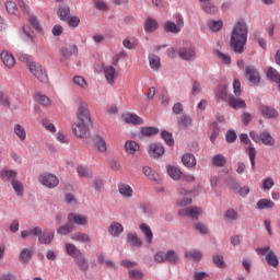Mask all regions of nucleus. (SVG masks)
I'll list each match as a JSON object with an SVG mask.
<instances>
[{
	"mask_svg": "<svg viewBox=\"0 0 280 280\" xmlns=\"http://www.w3.org/2000/svg\"><path fill=\"white\" fill-rule=\"evenodd\" d=\"M28 69L31 73L43 84H47L49 78L47 77V70L44 69L43 66L36 62H31L28 65Z\"/></svg>",
	"mask_w": 280,
	"mask_h": 280,
	"instance_id": "obj_6",
	"label": "nucleus"
},
{
	"mask_svg": "<svg viewBox=\"0 0 280 280\" xmlns=\"http://www.w3.org/2000/svg\"><path fill=\"white\" fill-rule=\"evenodd\" d=\"M103 73L108 84H115L117 78V70L113 66H103Z\"/></svg>",
	"mask_w": 280,
	"mask_h": 280,
	"instance_id": "obj_17",
	"label": "nucleus"
},
{
	"mask_svg": "<svg viewBox=\"0 0 280 280\" xmlns=\"http://www.w3.org/2000/svg\"><path fill=\"white\" fill-rule=\"evenodd\" d=\"M75 51H78V48L75 46L61 48V54L63 58H71V56H73Z\"/></svg>",
	"mask_w": 280,
	"mask_h": 280,
	"instance_id": "obj_55",
	"label": "nucleus"
},
{
	"mask_svg": "<svg viewBox=\"0 0 280 280\" xmlns=\"http://www.w3.org/2000/svg\"><path fill=\"white\" fill-rule=\"evenodd\" d=\"M212 261L217 268H226V262L224 261V256L222 254H213Z\"/></svg>",
	"mask_w": 280,
	"mask_h": 280,
	"instance_id": "obj_41",
	"label": "nucleus"
},
{
	"mask_svg": "<svg viewBox=\"0 0 280 280\" xmlns=\"http://www.w3.org/2000/svg\"><path fill=\"white\" fill-rule=\"evenodd\" d=\"M7 180L11 184L15 195L19 198H23V194H25V186L19 179H16V177L9 176L7 177Z\"/></svg>",
	"mask_w": 280,
	"mask_h": 280,
	"instance_id": "obj_12",
	"label": "nucleus"
},
{
	"mask_svg": "<svg viewBox=\"0 0 280 280\" xmlns=\"http://www.w3.org/2000/svg\"><path fill=\"white\" fill-rule=\"evenodd\" d=\"M185 27V20L183 15L178 14L175 16V23L172 21H166L164 23V32L167 34H178Z\"/></svg>",
	"mask_w": 280,
	"mask_h": 280,
	"instance_id": "obj_4",
	"label": "nucleus"
},
{
	"mask_svg": "<svg viewBox=\"0 0 280 280\" xmlns=\"http://www.w3.org/2000/svg\"><path fill=\"white\" fill-rule=\"evenodd\" d=\"M241 143H244L245 145H248L246 149V152L249 156L252 167H255V159L257 156V150H255V147H253V142H250V139L248 138V135L241 133L240 135Z\"/></svg>",
	"mask_w": 280,
	"mask_h": 280,
	"instance_id": "obj_8",
	"label": "nucleus"
},
{
	"mask_svg": "<svg viewBox=\"0 0 280 280\" xmlns=\"http://www.w3.org/2000/svg\"><path fill=\"white\" fill-rule=\"evenodd\" d=\"M245 77L248 79V81L254 84V86H257L259 82H261V77L259 75V71L255 69L253 66H248L245 68Z\"/></svg>",
	"mask_w": 280,
	"mask_h": 280,
	"instance_id": "obj_9",
	"label": "nucleus"
},
{
	"mask_svg": "<svg viewBox=\"0 0 280 280\" xmlns=\"http://www.w3.org/2000/svg\"><path fill=\"white\" fill-rule=\"evenodd\" d=\"M30 259H32V252L27 248L22 249L19 256L21 264H30Z\"/></svg>",
	"mask_w": 280,
	"mask_h": 280,
	"instance_id": "obj_47",
	"label": "nucleus"
},
{
	"mask_svg": "<svg viewBox=\"0 0 280 280\" xmlns=\"http://www.w3.org/2000/svg\"><path fill=\"white\" fill-rule=\"evenodd\" d=\"M77 173L79 174V176H89V174H91V168L84 165H78Z\"/></svg>",
	"mask_w": 280,
	"mask_h": 280,
	"instance_id": "obj_64",
	"label": "nucleus"
},
{
	"mask_svg": "<svg viewBox=\"0 0 280 280\" xmlns=\"http://www.w3.org/2000/svg\"><path fill=\"white\" fill-rule=\"evenodd\" d=\"M77 119V122L80 124H91V112L89 110V105L83 101H79Z\"/></svg>",
	"mask_w": 280,
	"mask_h": 280,
	"instance_id": "obj_5",
	"label": "nucleus"
},
{
	"mask_svg": "<svg viewBox=\"0 0 280 280\" xmlns=\"http://www.w3.org/2000/svg\"><path fill=\"white\" fill-rule=\"evenodd\" d=\"M224 218H226L228 222H237L240 218V213H237L235 209L230 208L225 211Z\"/></svg>",
	"mask_w": 280,
	"mask_h": 280,
	"instance_id": "obj_43",
	"label": "nucleus"
},
{
	"mask_svg": "<svg viewBox=\"0 0 280 280\" xmlns=\"http://www.w3.org/2000/svg\"><path fill=\"white\" fill-rule=\"evenodd\" d=\"M149 154L153 159H159V156H163V154H165V148L159 143H152L149 147Z\"/></svg>",
	"mask_w": 280,
	"mask_h": 280,
	"instance_id": "obj_21",
	"label": "nucleus"
},
{
	"mask_svg": "<svg viewBox=\"0 0 280 280\" xmlns=\"http://www.w3.org/2000/svg\"><path fill=\"white\" fill-rule=\"evenodd\" d=\"M247 40L248 25L244 20H238L231 33L230 47L235 54H244Z\"/></svg>",
	"mask_w": 280,
	"mask_h": 280,
	"instance_id": "obj_1",
	"label": "nucleus"
},
{
	"mask_svg": "<svg viewBox=\"0 0 280 280\" xmlns=\"http://www.w3.org/2000/svg\"><path fill=\"white\" fill-rule=\"evenodd\" d=\"M218 58L223 62V65H231V56L222 52V51H217Z\"/></svg>",
	"mask_w": 280,
	"mask_h": 280,
	"instance_id": "obj_63",
	"label": "nucleus"
},
{
	"mask_svg": "<svg viewBox=\"0 0 280 280\" xmlns=\"http://www.w3.org/2000/svg\"><path fill=\"white\" fill-rule=\"evenodd\" d=\"M57 14L61 21H69V16L71 14V9L69 7H59Z\"/></svg>",
	"mask_w": 280,
	"mask_h": 280,
	"instance_id": "obj_39",
	"label": "nucleus"
},
{
	"mask_svg": "<svg viewBox=\"0 0 280 280\" xmlns=\"http://www.w3.org/2000/svg\"><path fill=\"white\" fill-rule=\"evenodd\" d=\"M156 30H159V22L152 18H147L144 21V31L156 32Z\"/></svg>",
	"mask_w": 280,
	"mask_h": 280,
	"instance_id": "obj_36",
	"label": "nucleus"
},
{
	"mask_svg": "<svg viewBox=\"0 0 280 280\" xmlns=\"http://www.w3.org/2000/svg\"><path fill=\"white\" fill-rule=\"evenodd\" d=\"M185 257L194 259L195 261H200V259H202V253L198 250H188L185 253Z\"/></svg>",
	"mask_w": 280,
	"mask_h": 280,
	"instance_id": "obj_53",
	"label": "nucleus"
},
{
	"mask_svg": "<svg viewBox=\"0 0 280 280\" xmlns=\"http://www.w3.org/2000/svg\"><path fill=\"white\" fill-rule=\"evenodd\" d=\"M142 137H155L159 133V128L156 127H142L141 128Z\"/></svg>",
	"mask_w": 280,
	"mask_h": 280,
	"instance_id": "obj_46",
	"label": "nucleus"
},
{
	"mask_svg": "<svg viewBox=\"0 0 280 280\" xmlns=\"http://www.w3.org/2000/svg\"><path fill=\"white\" fill-rule=\"evenodd\" d=\"M42 126L48 130V132H56V126L49 121V119H42Z\"/></svg>",
	"mask_w": 280,
	"mask_h": 280,
	"instance_id": "obj_59",
	"label": "nucleus"
},
{
	"mask_svg": "<svg viewBox=\"0 0 280 280\" xmlns=\"http://www.w3.org/2000/svg\"><path fill=\"white\" fill-rule=\"evenodd\" d=\"M127 243L131 248H141L143 246V241L136 233L127 234Z\"/></svg>",
	"mask_w": 280,
	"mask_h": 280,
	"instance_id": "obj_26",
	"label": "nucleus"
},
{
	"mask_svg": "<svg viewBox=\"0 0 280 280\" xmlns=\"http://www.w3.org/2000/svg\"><path fill=\"white\" fill-rule=\"evenodd\" d=\"M68 222L70 224H78V226H86L89 224V218L78 213H69Z\"/></svg>",
	"mask_w": 280,
	"mask_h": 280,
	"instance_id": "obj_14",
	"label": "nucleus"
},
{
	"mask_svg": "<svg viewBox=\"0 0 280 280\" xmlns=\"http://www.w3.org/2000/svg\"><path fill=\"white\" fill-rule=\"evenodd\" d=\"M260 115L265 117V119H276V117H279V113L273 107H270L268 105H260L259 106Z\"/></svg>",
	"mask_w": 280,
	"mask_h": 280,
	"instance_id": "obj_18",
	"label": "nucleus"
},
{
	"mask_svg": "<svg viewBox=\"0 0 280 280\" xmlns=\"http://www.w3.org/2000/svg\"><path fill=\"white\" fill-rule=\"evenodd\" d=\"M149 62H150V67H151V69H153V71H159V69H161V58H159V56L151 55L149 57Z\"/></svg>",
	"mask_w": 280,
	"mask_h": 280,
	"instance_id": "obj_45",
	"label": "nucleus"
},
{
	"mask_svg": "<svg viewBox=\"0 0 280 280\" xmlns=\"http://www.w3.org/2000/svg\"><path fill=\"white\" fill-rule=\"evenodd\" d=\"M260 141L264 145H275V138L266 130L260 133Z\"/></svg>",
	"mask_w": 280,
	"mask_h": 280,
	"instance_id": "obj_37",
	"label": "nucleus"
},
{
	"mask_svg": "<svg viewBox=\"0 0 280 280\" xmlns=\"http://www.w3.org/2000/svg\"><path fill=\"white\" fill-rule=\"evenodd\" d=\"M65 248L67 255L72 259H75L77 257H80L82 255V250H80V248H78V246H75V244L73 243H67L65 245Z\"/></svg>",
	"mask_w": 280,
	"mask_h": 280,
	"instance_id": "obj_23",
	"label": "nucleus"
},
{
	"mask_svg": "<svg viewBox=\"0 0 280 280\" xmlns=\"http://www.w3.org/2000/svg\"><path fill=\"white\" fill-rule=\"evenodd\" d=\"M74 264L81 272H89V269L91 268L89 259L86 256H84V254H81L79 257L74 258Z\"/></svg>",
	"mask_w": 280,
	"mask_h": 280,
	"instance_id": "obj_16",
	"label": "nucleus"
},
{
	"mask_svg": "<svg viewBox=\"0 0 280 280\" xmlns=\"http://www.w3.org/2000/svg\"><path fill=\"white\" fill-rule=\"evenodd\" d=\"M34 100L42 106H51V100L48 98L45 94L37 93L35 94Z\"/></svg>",
	"mask_w": 280,
	"mask_h": 280,
	"instance_id": "obj_38",
	"label": "nucleus"
},
{
	"mask_svg": "<svg viewBox=\"0 0 280 280\" xmlns=\"http://www.w3.org/2000/svg\"><path fill=\"white\" fill-rule=\"evenodd\" d=\"M70 240L73 242H80L81 244H91V236L83 232H74L70 235Z\"/></svg>",
	"mask_w": 280,
	"mask_h": 280,
	"instance_id": "obj_25",
	"label": "nucleus"
},
{
	"mask_svg": "<svg viewBox=\"0 0 280 280\" xmlns=\"http://www.w3.org/2000/svg\"><path fill=\"white\" fill-rule=\"evenodd\" d=\"M129 279L131 280H141L143 279V272L139 269H133L129 271Z\"/></svg>",
	"mask_w": 280,
	"mask_h": 280,
	"instance_id": "obj_58",
	"label": "nucleus"
},
{
	"mask_svg": "<svg viewBox=\"0 0 280 280\" xmlns=\"http://www.w3.org/2000/svg\"><path fill=\"white\" fill-rule=\"evenodd\" d=\"M228 91L229 86L221 84L219 85L215 95L219 100H224V102H228L229 106L234 108V110H237V108H246V102L244 100L236 98L233 95L229 96Z\"/></svg>",
	"mask_w": 280,
	"mask_h": 280,
	"instance_id": "obj_2",
	"label": "nucleus"
},
{
	"mask_svg": "<svg viewBox=\"0 0 280 280\" xmlns=\"http://www.w3.org/2000/svg\"><path fill=\"white\" fill-rule=\"evenodd\" d=\"M73 84H75V86H80L81 89H86V80L83 77H74Z\"/></svg>",
	"mask_w": 280,
	"mask_h": 280,
	"instance_id": "obj_61",
	"label": "nucleus"
},
{
	"mask_svg": "<svg viewBox=\"0 0 280 280\" xmlns=\"http://www.w3.org/2000/svg\"><path fill=\"white\" fill-rule=\"evenodd\" d=\"M94 145L96 150L102 154L106 153V150H107L106 140L102 136L94 137Z\"/></svg>",
	"mask_w": 280,
	"mask_h": 280,
	"instance_id": "obj_29",
	"label": "nucleus"
},
{
	"mask_svg": "<svg viewBox=\"0 0 280 280\" xmlns=\"http://www.w3.org/2000/svg\"><path fill=\"white\" fill-rule=\"evenodd\" d=\"M5 10L9 14H16V3L13 1H7L5 2Z\"/></svg>",
	"mask_w": 280,
	"mask_h": 280,
	"instance_id": "obj_62",
	"label": "nucleus"
},
{
	"mask_svg": "<svg viewBox=\"0 0 280 280\" xmlns=\"http://www.w3.org/2000/svg\"><path fill=\"white\" fill-rule=\"evenodd\" d=\"M195 231L200 235H209V228L202 222H197L195 224Z\"/></svg>",
	"mask_w": 280,
	"mask_h": 280,
	"instance_id": "obj_52",
	"label": "nucleus"
},
{
	"mask_svg": "<svg viewBox=\"0 0 280 280\" xmlns=\"http://www.w3.org/2000/svg\"><path fill=\"white\" fill-rule=\"evenodd\" d=\"M13 132L20 141H25L27 139V131H25V127L20 124L14 125Z\"/></svg>",
	"mask_w": 280,
	"mask_h": 280,
	"instance_id": "obj_31",
	"label": "nucleus"
},
{
	"mask_svg": "<svg viewBox=\"0 0 280 280\" xmlns=\"http://www.w3.org/2000/svg\"><path fill=\"white\" fill-rule=\"evenodd\" d=\"M118 192L120 194V196H122V198H131L133 190L132 187H130V185L128 184H119Z\"/></svg>",
	"mask_w": 280,
	"mask_h": 280,
	"instance_id": "obj_32",
	"label": "nucleus"
},
{
	"mask_svg": "<svg viewBox=\"0 0 280 280\" xmlns=\"http://www.w3.org/2000/svg\"><path fill=\"white\" fill-rule=\"evenodd\" d=\"M178 56L182 60H194L196 58V50L192 48H180Z\"/></svg>",
	"mask_w": 280,
	"mask_h": 280,
	"instance_id": "obj_28",
	"label": "nucleus"
},
{
	"mask_svg": "<svg viewBox=\"0 0 280 280\" xmlns=\"http://www.w3.org/2000/svg\"><path fill=\"white\" fill-rule=\"evenodd\" d=\"M213 167H224L226 165V158L223 154H217L212 158Z\"/></svg>",
	"mask_w": 280,
	"mask_h": 280,
	"instance_id": "obj_40",
	"label": "nucleus"
},
{
	"mask_svg": "<svg viewBox=\"0 0 280 280\" xmlns=\"http://www.w3.org/2000/svg\"><path fill=\"white\" fill-rule=\"evenodd\" d=\"M173 180L180 183L182 185H187V183H194V176H173Z\"/></svg>",
	"mask_w": 280,
	"mask_h": 280,
	"instance_id": "obj_54",
	"label": "nucleus"
},
{
	"mask_svg": "<svg viewBox=\"0 0 280 280\" xmlns=\"http://www.w3.org/2000/svg\"><path fill=\"white\" fill-rule=\"evenodd\" d=\"M28 22L34 27V30H36V32H38L39 34H43V26H40V22L38 21V18L34 15H30Z\"/></svg>",
	"mask_w": 280,
	"mask_h": 280,
	"instance_id": "obj_50",
	"label": "nucleus"
},
{
	"mask_svg": "<svg viewBox=\"0 0 280 280\" xmlns=\"http://www.w3.org/2000/svg\"><path fill=\"white\" fill-rule=\"evenodd\" d=\"M43 235V228L35 226L30 230H24L21 232L22 240H25L26 237H39Z\"/></svg>",
	"mask_w": 280,
	"mask_h": 280,
	"instance_id": "obj_20",
	"label": "nucleus"
},
{
	"mask_svg": "<svg viewBox=\"0 0 280 280\" xmlns=\"http://www.w3.org/2000/svg\"><path fill=\"white\" fill-rule=\"evenodd\" d=\"M39 244H44L46 246H49L51 242H54V232L44 233L38 237Z\"/></svg>",
	"mask_w": 280,
	"mask_h": 280,
	"instance_id": "obj_44",
	"label": "nucleus"
},
{
	"mask_svg": "<svg viewBox=\"0 0 280 280\" xmlns=\"http://www.w3.org/2000/svg\"><path fill=\"white\" fill-rule=\"evenodd\" d=\"M91 124L88 122H74L72 125V132L77 139H86L91 135Z\"/></svg>",
	"mask_w": 280,
	"mask_h": 280,
	"instance_id": "obj_7",
	"label": "nucleus"
},
{
	"mask_svg": "<svg viewBox=\"0 0 280 280\" xmlns=\"http://www.w3.org/2000/svg\"><path fill=\"white\" fill-rule=\"evenodd\" d=\"M222 21H212L209 22L208 27L210 32H220V30H222Z\"/></svg>",
	"mask_w": 280,
	"mask_h": 280,
	"instance_id": "obj_57",
	"label": "nucleus"
},
{
	"mask_svg": "<svg viewBox=\"0 0 280 280\" xmlns=\"http://www.w3.org/2000/svg\"><path fill=\"white\" fill-rule=\"evenodd\" d=\"M125 151L127 152V154H131V155L137 154V152H139V143H137V141H133V140L126 141Z\"/></svg>",
	"mask_w": 280,
	"mask_h": 280,
	"instance_id": "obj_30",
	"label": "nucleus"
},
{
	"mask_svg": "<svg viewBox=\"0 0 280 280\" xmlns=\"http://www.w3.org/2000/svg\"><path fill=\"white\" fill-rule=\"evenodd\" d=\"M200 3H201L202 10L207 14H215V12H218V9L211 2H209V1H201Z\"/></svg>",
	"mask_w": 280,
	"mask_h": 280,
	"instance_id": "obj_48",
	"label": "nucleus"
},
{
	"mask_svg": "<svg viewBox=\"0 0 280 280\" xmlns=\"http://www.w3.org/2000/svg\"><path fill=\"white\" fill-rule=\"evenodd\" d=\"M224 183L230 189H232V191H237V189H240V183H237L234 177H226Z\"/></svg>",
	"mask_w": 280,
	"mask_h": 280,
	"instance_id": "obj_49",
	"label": "nucleus"
},
{
	"mask_svg": "<svg viewBox=\"0 0 280 280\" xmlns=\"http://www.w3.org/2000/svg\"><path fill=\"white\" fill-rule=\"evenodd\" d=\"M220 135V127L218 126V122L212 124V133L210 136L211 143H215V140L218 139Z\"/></svg>",
	"mask_w": 280,
	"mask_h": 280,
	"instance_id": "obj_56",
	"label": "nucleus"
},
{
	"mask_svg": "<svg viewBox=\"0 0 280 280\" xmlns=\"http://www.w3.org/2000/svg\"><path fill=\"white\" fill-rule=\"evenodd\" d=\"M182 163L185 167H196V156L191 153H186L182 156Z\"/></svg>",
	"mask_w": 280,
	"mask_h": 280,
	"instance_id": "obj_35",
	"label": "nucleus"
},
{
	"mask_svg": "<svg viewBox=\"0 0 280 280\" xmlns=\"http://www.w3.org/2000/svg\"><path fill=\"white\" fill-rule=\"evenodd\" d=\"M139 229L141 233L144 235L147 244H149L150 246V244H152V242L154 241V234L152 233V229H150V225L145 223H141L139 225Z\"/></svg>",
	"mask_w": 280,
	"mask_h": 280,
	"instance_id": "obj_22",
	"label": "nucleus"
},
{
	"mask_svg": "<svg viewBox=\"0 0 280 280\" xmlns=\"http://www.w3.org/2000/svg\"><path fill=\"white\" fill-rule=\"evenodd\" d=\"M153 259L156 264H171V266H177L180 262V256L174 249H168L166 253L160 250L154 254Z\"/></svg>",
	"mask_w": 280,
	"mask_h": 280,
	"instance_id": "obj_3",
	"label": "nucleus"
},
{
	"mask_svg": "<svg viewBox=\"0 0 280 280\" xmlns=\"http://www.w3.org/2000/svg\"><path fill=\"white\" fill-rule=\"evenodd\" d=\"M38 180L40 185L47 187V189H54V187H58V183H60L56 176H39Z\"/></svg>",
	"mask_w": 280,
	"mask_h": 280,
	"instance_id": "obj_15",
	"label": "nucleus"
},
{
	"mask_svg": "<svg viewBox=\"0 0 280 280\" xmlns=\"http://www.w3.org/2000/svg\"><path fill=\"white\" fill-rule=\"evenodd\" d=\"M255 209L257 211H264V209L271 210L275 209V203L272 202V200L264 198L257 201Z\"/></svg>",
	"mask_w": 280,
	"mask_h": 280,
	"instance_id": "obj_27",
	"label": "nucleus"
},
{
	"mask_svg": "<svg viewBox=\"0 0 280 280\" xmlns=\"http://www.w3.org/2000/svg\"><path fill=\"white\" fill-rule=\"evenodd\" d=\"M0 58L8 69H12L14 65H16V60L14 59V55L10 54L9 51L3 50L0 55Z\"/></svg>",
	"mask_w": 280,
	"mask_h": 280,
	"instance_id": "obj_19",
	"label": "nucleus"
},
{
	"mask_svg": "<svg viewBox=\"0 0 280 280\" xmlns=\"http://www.w3.org/2000/svg\"><path fill=\"white\" fill-rule=\"evenodd\" d=\"M121 119L125 124H131L132 126H143L144 124L143 118L135 113H125L121 115Z\"/></svg>",
	"mask_w": 280,
	"mask_h": 280,
	"instance_id": "obj_11",
	"label": "nucleus"
},
{
	"mask_svg": "<svg viewBox=\"0 0 280 280\" xmlns=\"http://www.w3.org/2000/svg\"><path fill=\"white\" fill-rule=\"evenodd\" d=\"M266 261L269 266H272L273 268H277L279 266V258L277 257V254L275 252H269L266 255Z\"/></svg>",
	"mask_w": 280,
	"mask_h": 280,
	"instance_id": "obj_42",
	"label": "nucleus"
},
{
	"mask_svg": "<svg viewBox=\"0 0 280 280\" xmlns=\"http://www.w3.org/2000/svg\"><path fill=\"white\" fill-rule=\"evenodd\" d=\"M179 194L182 198L177 201L178 207H187L194 202V191H187L186 189H180Z\"/></svg>",
	"mask_w": 280,
	"mask_h": 280,
	"instance_id": "obj_13",
	"label": "nucleus"
},
{
	"mask_svg": "<svg viewBox=\"0 0 280 280\" xmlns=\"http://www.w3.org/2000/svg\"><path fill=\"white\" fill-rule=\"evenodd\" d=\"M166 172L168 176H183V171L176 165H167Z\"/></svg>",
	"mask_w": 280,
	"mask_h": 280,
	"instance_id": "obj_51",
	"label": "nucleus"
},
{
	"mask_svg": "<svg viewBox=\"0 0 280 280\" xmlns=\"http://www.w3.org/2000/svg\"><path fill=\"white\" fill-rule=\"evenodd\" d=\"M108 233L112 235V237H119V235L124 233V225L117 221H114L108 226Z\"/></svg>",
	"mask_w": 280,
	"mask_h": 280,
	"instance_id": "obj_24",
	"label": "nucleus"
},
{
	"mask_svg": "<svg viewBox=\"0 0 280 280\" xmlns=\"http://www.w3.org/2000/svg\"><path fill=\"white\" fill-rule=\"evenodd\" d=\"M162 139L165 141L166 145H174V138L170 131H162Z\"/></svg>",
	"mask_w": 280,
	"mask_h": 280,
	"instance_id": "obj_60",
	"label": "nucleus"
},
{
	"mask_svg": "<svg viewBox=\"0 0 280 280\" xmlns=\"http://www.w3.org/2000/svg\"><path fill=\"white\" fill-rule=\"evenodd\" d=\"M73 229H75V225H73V223L68 221L66 224H63L57 229V234L58 235H69L70 233H73Z\"/></svg>",
	"mask_w": 280,
	"mask_h": 280,
	"instance_id": "obj_34",
	"label": "nucleus"
},
{
	"mask_svg": "<svg viewBox=\"0 0 280 280\" xmlns=\"http://www.w3.org/2000/svg\"><path fill=\"white\" fill-rule=\"evenodd\" d=\"M192 120L191 117L188 115H182L178 119H177V126L178 128L182 129H187L189 127H191Z\"/></svg>",
	"mask_w": 280,
	"mask_h": 280,
	"instance_id": "obj_33",
	"label": "nucleus"
},
{
	"mask_svg": "<svg viewBox=\"0 0 280 280\" xmlns=\"http://www.w3.org/2000/svg\"><path fill=\"white\" fill-rule=\"evenodd\" d=\"M179 215L183 218L188 217V218H194L195 220H198V217L200 213H202V208L200 207H186L183 208L178 211Z\"/></svg>",
	"mask_w": 280,
	"mask_h": 280,
	"instance_id": "obj_10",
	"label": "nucleus"
}]
</instances>
